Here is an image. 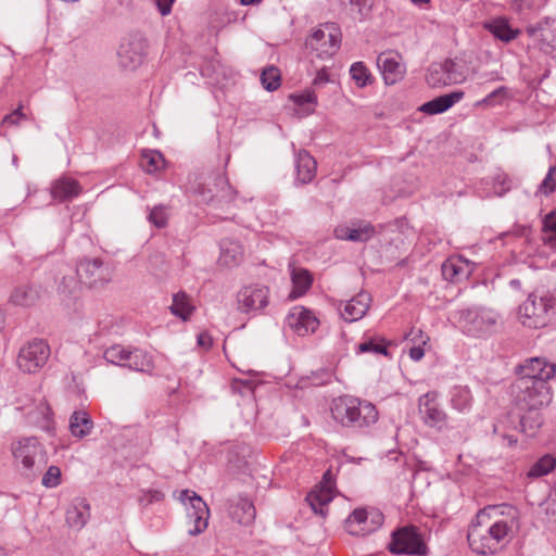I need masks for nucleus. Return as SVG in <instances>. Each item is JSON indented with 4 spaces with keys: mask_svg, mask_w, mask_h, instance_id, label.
Segmentation results:
<instances>
[{
    "mask_svg": "<svg viewBox=\"0 0 556 556\" xmlns=\"http://www.w3.org/2000/svg\"><path fill=\"white\" fill-rule=\"evenodd\" d=\"M516 515L517 511L511 506H489L481 509L467 533L471 551L482 556L501 552L518 528Z\"/></svg>",
    "mask_w": 556,
    "mask_h": 556,
    "instance_id": "1",
    "label": "nucleus"
},
{
    "mask_svg": "<svg viewBox=\"0 0 556 556\" xmlns=\"http://www.w3.org/2000/svg\"><path fill=\"white\" fill-rule=\"evenodd\" d=\"M330 412L334 421L345 428H368L378 420V410L372 403L352 395L334 399Z\"/></svg>",
    "mask_w": 556,
    "mask_h": 556,
    "instance_id": "2",
    "label": "nucleus"
},
{
    "mask_svg": "<svg viewBox=\"0 0 556 556\" xmlns=\"http://www.w3.org/2000/svg\"><path fill=\"white\" fill-rule=\"evenodd\" d=\"M457 316L462 331L475 338H483L496 332L502 324L501 315L485 306L459 309Z\"/></svg>",
    "mask_w": 556,
    "mask_h": 556,
    "instance_id": "3",
    "label": "nucleus"
},
{
    "mask_svg": "<svg viewBox=\"0 0 556 556\" xmlns=\"http://www.w3.org/2000/svg\"><path fill=\"white\" fill-rule=\"evenodd\" d=\"M556 313V296L548 291H535L519 307V319L529 328L547 326Z\"/></svg>",
    "mask_w": 556,
    "mask_h": 556,
    "instance_id": "4",
    "label": "nucleus"
},
{
    "mask_svg": "<svg viewBox=\"0 0 556 556\" xmlns=\"http://www.w3.org/2000/svg\"><path fill=\"white\" fill-rule=\"evenodd\" d=\"M513 394L520 410L541 409L552 401V389L548 384L528 378L516 380Z\"/></svg>",
    "mask_w": 556,
    "mask_h": 556,
    "instance_id": "5",
    "label": "nucleus"
},
{
    "mask_svg": "<svg viewBox=\"0 0 556 556\" xmlns=\"http://www.w3.org/2000/svg\"><path fill=\"white\" fill-rule=\"evenodd\" d=\"M388 548L393 555L426 556L429 552L419 529L415 526L393 531Z\"/></svg>",
    "mask_w": 556,
    "mask_h": 556,
    "instance_id": "6",
    "label": "nucleus"
},
{
    "mask_svg": "<svg viewBox=\"0 0 556 556\" xmlns=\"http://www.w3.org/2000/svg\"><path fill=\"white\" fill-rule=\"evenodd\" d=\"M341 31L333 23L315 29L306 39V49L320 59L331 58L340 48Z\"/></svg>",
    "mask_w": 556,
    "mask_h": 556,
    "instance_id": "7",
    "label": "nucleus"
},
{
    "mask_svg": "<svg viewBox=\"0 0 556 556\" xmlns=\"http://www.w3.org/2000/svg\"><path fill=\"white\" fill-rule=\"evenodd\" d=\"M50 356L46 341L35 339L23 345L16 358L17 367L26 374H35L45 366Z\"/></svg>",
    "mask_w": 556,
    "mask_h": 556,
    "instance_id": "8",
    "label": "nucleus"
},
{
    "mask_svg": "<svg viewBox=\"0 0 556 556\" xmlns=\"http://www.w3.org/2000/svg\"><path fill=\"white\" fill-rule=\"evenodd\" d=\"M180 500L187 506L188 522L192 527L188 529L190 535H198L202 533L208 525L210 510L206 503L195 492L182 490Z\"/></svg>",
    "mask_w": 556,
    "mask_h": 556,
    "instance_id": "9",
    "label": "nucleus"
},
{
    "mask_svg": "<svg viewBox=\"0 0 556 556\" xmlns=\"http://www.w3.org/2000/svg\"><path fill=\"white\" fill-rule=\"evenodd\" d=\"M418 413L427 427L439 431L447 428L448 416L438 402V392L429 391L419 396Z\"/></svg>",
    "mask_w": 556,
    "mask_h": 556,
    "instance_id": "10",
    "label": "nucleus"
},
{
    "mask_svg": "<svg viewBox=\"0 0 556 556\" xmlns=\"http://www.w3.org/2000/svg\"><path fill=\"white\" fill-rule=\"evenodd\" d=\"M77 276L80 281L90 287H103L112 279L113 269L110 264H104L102 260L86 258L77 265Z\"/></svg>",
    "mask_w": 556,
    "mask_h": 556,
    "instance_id": "11",
    "label": "nucleus"
},
{
    "mask_svg": "<svg viewBox=\"0 0 556 556\" xmlns=\"http://www.w3.org/2000/svg\"><path fill=\"white\" fill-rule=\"evenodd\" d=\"M465 78L460 66L451 59L431 64L426 76L428 85L433 88L460 84Z\"/></svg>",
    "mask_w": 556,
    "mask_h": 556,
    "instance_id": "12",
    "label": "nucleus"
},
{
    "mask_svg": "<svg viewBox=\"0 0 556 556\" xmlns=\"http://www.w3.org/2000/svg\"><path fill=\"white\" fill-rule=\"evenodd\" d=\"M237 299L242 313H256L268 305L269 289L262 285L248 286L239 291Z\"/></svg>",
    "mask_w": 556,
    "mask_h": 556,
    "instance_id": "13",
    "label": "nucleus"
},
{
    "mask_svg": "<svg viewBox=\"0 0 556 556\" xmlns=\"http://www.w3.org/2000/svg\"><path fill=\"white\" fill-rule=\"evenodd\" d=\"M334 497V482L330 471L325 472L323 481L316 485L306 496V502L315 514L326 517L328 505Z\"/></svg>",
    "mask_w": 556,
    "mask_h": 556,
    "instance_id": "14",
    "label": "nucleus"
},
{
    "mask_svg": "<svg viewBox=\"0 0 556 556\" xmlns=\"http://www.w3.org/2000/svg\"><path fill=\"white\" fill-rule=\"evenodd\" d=\"M146 49L147 43L141 36H130L119 46L118 59L121 65L128 70L137 68L144 60Z\"/></svg>",
    "mask_w": 556,
    "mask_h": 556,
    "instance_id": "15",
    "label": "nucleus"
},
{
    "mask_svg": "<svg viewBox=\"0 0 556 556\" xmlns=\"http://www.w3.org/2000/svg\"><path fill=\"white\" fill-rule=\"evenodd\" d=\"M286 326L298 336L304 337L316 331L319 320L312 311L303 306H294L286 317Z\"/></svg>",
    "mask_w": 556,
    "mask_h": 556,
    "instance_id": "16",
    "label": "nucleus"
},
{
    "mask_svg": "<svg viewBox=\"0 0 556 556\" xmlns=\"http://www.w3.org/2000/svg\"><path fill=\"white\" fill-rule=\"evenodd\" d=\"M555 374L556 364L549 363L543 357H534L521 366L519 378H528L532 381L548 384V381L554 378Z\"/></svg>",
    "mask_w": 556,
    "mask_h": 556,
    "instance_id": "17",
    "label": "nucleus"
},
{
    "mask_svg": "<svg viewBox=\"0 0 556 556\" xmlns=\"http://www.w3.org/2000/svg\"><path fill=\"white\" fill-rule=\"evenodd\" d=\"M377 66L387 85H394L404 77L405 66L401 63L400 55L392 51L380 53L377 58Z\"/></svg>",
    "mask_w": 556,
    "mask_h": 556,
    "instance_id": "18",
    "label": "nucleus"
},
{
    "mask_svg": "<svg viewBox=\"0 0 556 556\" xmlns=\"http://www.w3.org/2000/svg\"><path fill=\"white\" fill-rule=\"evenodd\" d=\"M12 453L23 467L31 470L35 466L36 457L41 453V446L36 438H24L12 444Z\"/></svg>",
    "mask_w": 556,
    "mask_h": 556,
    "instance_id": "19",
    "label": "nucleus"
},
{
    "mask_svg": "<svg viewBox=\"0 0 556 556\" xmlns=\"http://www.w3.org/2000/svg\"><path fill=\"white\" fill-rule=\"evenodd\" d=\"M483 28L492 34L495 39L505 43L511 42L520 35V30L511 27L506 16H496L485 21Z\"/></svg>",
    "mask_w": 556,
    "mask_h": 556,
    "instance_id": "20",
    "label": "nucleus"
},
{
    "mask_svg": "<svg viewBox=\"0 0 556 556\" xmlns=\"http://www.w3.org/2000/svg\"><path fill=\"white\" fill-rule=\"evenodd\" d=\"M371 302V296L367 292H359L344 304L341 312L342 318L348 323L359 320L367 313Z\"/></svg>",
    "mask_w": 556,
    "mask_h": 556,
    "instance_id": "21",
    "label": "nucleus"
},
{
    "mask_svg": "<svg viewBox=\"0 0 556 556\" xmlns=\"http://www.w3.org/2000/svg\"><path fill=\"white\" fill-rule=\"evenodd\" d=\"M464 91L456 90L446 94L439 96L424 103L419 110L429 115L444 113L445 111L451 109L455 103L460 101L464 98Z\"/></svg>",
    "mask_w": 556,
    "mask_h": 556,
    "instance_id": "22",
    "label": "nucleus"
},
{
    "mask_svg": "<svg viewBox=\"0 0 556 556\" xmlns=\"http://www.w3.org/2000/svg\"><path fill=\"white\" fill-rule=\"evenodd\" d=\"M90 518V506L85 498H75L66 510V522L77 530L85 527Z\"/></svg>",
    "mask_w": 556,
    "mask_h": 556,
    "instance_id": "23",
    "label": "nucleus"
},
{
    "mask_svg": "<svg viewBox=\"0 0 556 556\" xmlns=\"http://www.w3.org/2000/svg\"><path fill=\"white\" fill-rule=\"evenodd\" d=\"M81 190L83 188L77 180L62 177L52 184L51 195L60 202H65L78 197Z\"/></svg>",
    "mask_w": 556,
    "mask_h": 556,
    "instance_id": "24",
    "label": "nucleus"
},
{
    "mask_svg": "<svg viewBox=\"0 0 556 556\" xmlns=\"http://www.w3.org/2000/svg\"><path fill=\"white\" fill-rule=\"evenodd\" d=\"M296 181L306 185L311 182L317 169L315 159L305 150H301L295 156Z\"/></svg>",
    "mask_w": 556,
    "mask_h": 556,
    "instance_id": "25",
    "label": "nucleus"
},
{
    "mask_svg": "<svg viewBox=\"0 0 556 556\" xmlns=\"http://www.w3.org/2000/svg\"><path fill=\"white\" fill-rule=\"evenodd\" d=\"M219 264L227 267L237 266L243 258V249L238 241L231 239L222 240Z\"/></svg>",
    "mask_w": 556,
    "mask_h": 556,
    "instance_id": "26",
    "label": "nucleus"
},
{
    "mask_svg": "<svg viewBox=\"0 0 556 556\" xmlns=\"http://www.w3.org/2000/svg\"><path fill=\"white\" fill-rule=\"evenodd\" d=\"M469 263L463 257H450L442 264L441 271L445 280L456 282L469 274Z\"/></svg>",
    "mask_w": 556,
    "mask_h": 556,
    "instance_id": "27",
    "label": "nucleus"
},
{
    "mask_svg": "<svg viewBox=\"0 0 556 556\" xmlns=\"http://www.w3.org/2000/svg\"><path fill=\"white\" fill-rule=\"evenodd\" d=\"M473 397L467 386H454L450 391L451 407L458 413L467 414L472 406Z\"/></svg>",
    "mask_w": 556,
    "mask_h": 556,
    "instance_id": "28",
    "label": "nucleus"
},
{
    "mask_svg": "<svg viewBox=\"0 0 556 556\" xmlns=\"http://www.w3.org/2000/svg\"><path fill=\"white\" fill-rule=\"evenodd\" d=\"M194 309L195 306L193 305L191 298L185 291H179L173 295V302L169 306V311L174 316L187 321L190 319Z\"/></svg>",
    "mask_w": 556,
    "mask_h": 556,
    "instance_id": "29",
    "label": "nucleus"
},
{
    "mask_svg": "<svg viewBox=\"0 0 556 556\" xmlns=\"http://www.w3.org/2000/svg\"><path fill=\"white\" fill-rule=\"evenodd\" d=\"M366 528L369 527V520L367 518V509L357 508L345 520V529L351 535H368L371 532H367Z\"/></svg>",
    "mask_w": 556,
    "mask_h": 556,
    "instance_id": "30",
    "label": "nucleus"
},
{
    "mask_svg": "<svg viewBox=\"0 0 556 556\" xmlns=\"http://www.w3.org/2000/svg\"><path fill=\"white\" fill-rule=\"evenodd\" d=\"M129 369L151 375L154 368L152 356L143 350L132 349L129 351L126 366Z\"/></svg>",
    "mask_w": 556,
    "mask_h": 556,
    "instance_id": "31",
    "label": "nucleus"
},
{
    "mask_svg": "<svg viewBox=\"0 0 556 556\" xmlns=\"http://www.w3.org/2000/svg\"><path fill=\"white\" fill-rule=\"evenodd\" d=\"M93 428V421L85 410L74 412L70 418V430L75 438L83 439L88 435Z\"/></svg>",
    "mask_w": 556,
    "mask_h": 556,
    "instance_id": "32",
    "label": "nucleus"
},
{
    "mask_svg": "<svg viewBox=\"0 0 556 556\" xmlns=\"http://www.w3.org/2000/svg\"><path fill=\"white\" fill-rule=\"evenodd\" d=\"M291 280L293 283V289L289 296L291 299H296L307 292L312 286L313 277L307 269L293 268L291 273Z\"/></svg>",
    "mask_w": 556,
    "mask_h": 556,
    "instance_id": "33",
    "label": "nucleus"
},
{
    "mask_svg": "<svg viewBox=\"0 0 556 556\" xmlns=\"http://www.w3.org/2000/svg\"><path fill=\"white\" fill-rule=\"evenodd\" d=\"M232 518L241 525L251 523L256 515L253 503L248 498H239L230 511Z\"/></svg>",
    "mask_w": 556,
    "mask_h": 556,
    "instance_id": "34",
    "label": "nucleus"
},
{
    "mask_svg": "<svg viewBox=\"0 0 556 556\" xmlns=\"http://www.w3.org/2000/svg\"><path fill=\"white\" fill-rule=\"evenodd\" d=\"M543 424L540 409L527 410L519 417L520 431L528 437H534Z\"/></svg>",
    "mask_w": 556,
    "mask_h": 556,
    "instance_id": "35",
    "label": "nucleus"
},
{
    "mask_svg": "<svg viewBox=\"0 0 556 556\" xmlns=\"http://www.w3.org/2000/svg\"><path fill=\"white\" fill-rule=\"evenodd\" d=\"M554 25V20L545 17L543 21L530 27L529 34L540 37V39L548 46H554L556 43V36L552 34L555 30Z\"/></svg>",
    "mask_w": 556,
    "mask_h": 556,
    "instance_id": "36",
    "label": "nucleus"
},
{
    "mask_svg": "<svg viewBox=\"0 0 556 556\" xmlns=\"http://www.w3.org/2000/svg\"><path fill=\"white\" fill-rule=\"evenodd\" d=\"M556 467V457L552 454H545L540 457L528 470L527 477L538 479L552 472Z\"/></svg>",
    "mask_w": 556,
    "mask_h": 556,
    "instance_id": "37",
    "label": "nucleus"
},
{
    "mask_svg": "<svg viewBox=\"0 0 556 556\" xmlns=\"http://www.w3.org/2000/svg\"><path fill=\"white\" fill-rule=\"evenodd\" d=\"M38 299L39 292L31 286L17 287L11 295V302L13 304L25 307L34 305Z\"/></svg>",
    "mask_w": 556,
    "mask_h": 556,
    "instance_id": "38",
    "label": "nucleus"
},
{
    "mask_svg": "<svg viewBox=\"0 0 556 556\" xmlns=\"http://www.w3.org/2000/svg\"><path fill=\"white\" fill-rule=\"evenodd\" d=\"M289 98L296 106L303 110L305 115L314 113L317 105V96L313 90L306 89L301 93H292Z\"/></svg>",
    "mask_w": 556,
    "mask_h": 556,
    "instance_id": "39",
    "label": "nucleus"
},
{
    "mask_svg": "<svg viewBox=\"0 0 556 556\" xmlns=\"http://www.w3.org/2000/svg\"><path fill=\"white\" fill-rule=\"evenodd\" d=\"M351 78L355 81L356 86L359 88H364L368 85H371L374 81V77L370 74L367 66L364 62H355L350 67Z\"/></svg>",
    "mask_w": 556,
    "mask_h": 556,
    "instance_id": "40",
    "label": "nucleus"
},
{
    "mask_svg": "<svg viewBox=\"0 0 556 556\" xmlns=\"http://www.w3.org/2000/svg\"><path fill=\"white\" fill-rule=\"evenodd\" d=\"M348 236L338 233V239L349 240L354 242H365L375 235V228L370 224L361 225L357 228L346 230Z\"/></svg>",
    "mask_w": 556,
    "mask_h": 556,
    "instance_id": "41",
    "label": "nucleus"
},
{
    "mask_svg": "<svg viewBox=\"0 0 556 556\" xmlns=\"http://www.w3.org/2000/svg\"><path fill=\"white\" fill-rule=\"evenodd\" d=\"M129 349L115 344L110 348H108L104 353L103 357L105 361H108L111 364L118 365V366H126L127 358L129 355Z\"/></svg>",
    "mask_w": 556,
    "mask_h": 556,
    "instance_id": "42",
    "label": "nucleus"
},
{
    "mask_svg": "<svg viewBox=\"0 0 556 556\" xmlns=\"http://www.w3.org/2000/svg\"><path fill=\"white\" fill-rule=\"evenodd\" d=\"M164 165V157L159 151H147L142 153V168L153 174L160 170Z\"/></svg>",
    "mask_w": 556,
    "mask_h": 556,
    "instance_id": "43",
    "label": "nucleus"
},
{
    "mask_svg": "<svg viewBox=\"0 0 556 556\" xmlns=\"http://www.w3.org/2000/svg\"><path fill=\"white\" fill-rule=\"evenodd\" d=\"M356 353H375L388 355V349L386 342L382 339L370 338L357 345Z\"/></svg>",
    "mask_w": 556,
    "mask_h": 556,
    "instance_id": "44",
    "label": "nucleus"
},
{
    "mask_svg": "<svg viewBox=\"0 0 556 556\" xmlns=\"http://www.w3.org/2000/svg\"><path fill=\"white\" fill-rule=\"evenodd\" d=\"M280 72L275 66L266 67L261 75V83L268 91L277 90L280 87Z\"/></svg>",
    "mask_w": 556,
    "mask_h": 556,
    "instance_id": "45",
    "label": "nucleus"
},
{
    "mask_svg": "<svg viewBox=\"0 0 556 556\" xmlns=\"http://www.w3.org/2000/svg\"><path fill=\"white\" fill-rule=\"evenodd\" d=\"M148 220L157 228H164L168 222V207L163 204L153 206L148 215Z\"/></svg>",
    "mask_w": 556,
    "mask_h": 556,
    "instance_id": "46",
    "label": "nucleus"
},
{
    "mask_svg": "<svg viewBox=\"0 0 556 556\" xmlns=\"http://www.w3.org/2000/svg\"><path fill=\"white\" fill-rule=\"evenodd\" d=\"M556 191V165L549 166L544 179L538 187L536 193L551 195Z\"/></svg>",
    "mask_w": 556,
    "mask_h": 556,
    "instance_id": "47",
    "label": "nucleus"
},
{
    "mask_svg": "<svg viewBox=\"0 0 556 556\" xmlns=\"http://www.w3.org/2000/svg\"><path fill=\"white\" fill-rule=\"evenodd\" d=\"M508 98V89L505 86H501L490 92L485 98L476 103L477 106H494L501 104L505 99Z\"/></svg>",
    "mask_w": 556,
    "mask_h": 556,
    "instance_id": "48",
    "label": "nucleus"
},
{
    "mask_svg": "<svg viewBox=\"0 0 556 556\" xmlns=\"http://www.w3.org/2000/svg\"><path fill=\"white\" fill-rule=\"evenodd\" d=\"M409 336H413V338H412L413 342H416L417 337L420 339V342L417 345H414L409 349V357L413 361L418 362L425 355V350H424L422 345H425L427 343V341L429 340V337L424 338L422 331L420 329H418V330L413 329L410 331Z\"/></svg>",
    "mask_w": 556,
    "mask_h": 556,
    "instance_id": "49",
    "label": "nucleus"
},
{
    "mask_svg": "<svg viewBox=\"0 0 556 556\" xmlns=\"http://www.w3.org/2000/svg\"><path fill=\"white\" fill-rule=\"evenodd\" d=\"M42 484L46 488H55L61 483V470L56 466H50L42 477Z\"/></svg>",
    "mask_w": 556,
    "mask_h": 556,
    "instance_id": "50",
    "label": "nucleus"
},
{
    "mask_svg": "<svg viewBox=\"0 0 556 556\" xmlns=\"http://www.w3.org/2000/svg\"><path fill=\"white\" fill-rule=\"evenodd\" d=\"M511 9L518 14H525L538 10L536 0H510Z\"/></svg>",
    "mask_w": 556,
    "mask_h": 556,
    "instance_id": "51",
    "label": "nucleus"
},
{
    "mask_svg": "<svg viewBox=\"0 0 556 556\" xmlns=\"http://www.w3.org/2000/svg\"><path fill=\"white\" fill-rule=\"evenodd\" d=\"M494 192L505 194L510 189V179L507 174L498 173L493 177Z\"/></svg>",
    "mask_w": 556,
    "mask_h": 556,
    "instance_id": "52",
    "label": "nucleus"
},
{
    "mask_svg": "<svg viewBox=\"0 0 556 556\" xmlns=\"http://www.w3.org/2000/svg\"><path fill=\"white\" fill-rule=\"evenodd\" d=\"M367 518L369 520V527L366 528L367 532H375L379 529L384 520L383 514L377 508L367 509Z\"/></svg>",
    "mask_w": 556,
    "mask_h": 556,
    "instance_id": "53",
    "label": "nucleus"
},
{
    "mask_svg": "<svg viewBox=\"0 0 556 556\" xmlns=\"http://www.w3.org/2000/svg\"><path fill=\"white\" fill-rule=\"evenodd\" d=\"M543 231L552 232L556 239V210L545 215L543 219Z\"/></svg>",
    "mask_w": 556,
    "mask_h": 556,
    "instance_id": "54",
    "label": "nucleus"
},
{
    "mask_svg": "<svg viewBox=\"0 0 556 556\" xmlns=\"http://www.w3.org/2000/svg\"><path fill=\"white\" fill-rule=\"evenodd\" d=\"M349 3L357 8L358 13L362 16H365L371 10L374 0H349Z\"/></svg>",
    "mask_w": 556,
    "mask_h": 556,
    "instance_id": "55",
    "label": "nucleus"
},
{
    "mask_svg": "<svg viewBox=\"0 0 556 556\" xmlns=\"http://www.w3.org/2000/svg\"><path fill=\"white\" fill-rule=\"evenodd\" d=\"M26 115L22 111V106H18L12 113L5 115L2 119L3 124L18 125L21 119H24Z\"/></svg>",
    "mask_w": 556,
    "mask_h": 556,
    "instance_id": "56",
    "label": "nucleus"
},
{
    "mask_svg": "<svg viewBox=\"0 0 556 556\" xmlns=\"http://www.w3.org/2000/svg\"><path fill=\"white\" fill-rule=\"evenodd\" d=\"M156 8L162 16H166L170 13L173 3L175 0H154Z\"/></svg>",
    "mask_w": 556,
    "mask_h": 556,
    "instance_id": "57",
    "label": "nucleus"
},
{
    "mask_svg": "<svg viewBox=\"0 0 556 556\" xmlns=\"http://www.w3.org/2000/svg\"><path fill=\"white\" fill-rule=\"evenodd\" d=\"M198 344L204 349L212 346V338L206 332H201L197 338Z\"/></svg>",
    "mask_w": 556,
    "mask_h": 556,
    "instance_id": "58",
    "label": "nucleus"
},
{
    "mask_svg": "<svg viewBox=\"0 0 556 556\" xmlns=\"http://www.w3.org/2000/svg\"><path fill=\"white\" fill-rule=\"evenodd\" d=\"M328 80H329L328 73L325 70H320V71H318L316 77L314 78L313 84L315 86H318V85L327 83Z\"/></svg>",
    "mask_w": 556,
    "mask_h": 556,
    "instance_id": "59",
    "label": "nucleus"
},
{
    "mask_svg": "<svg viewBox=\"0 0 556 556\" xmlns=\"http://www.w3.org/2000/svg\"><path fill=\"white\" fill-rule=\"evenodd\" d=\"M148 495H149V498H147L148 503L159 502L163 498V493L161 491H156V490L150 491L148 493Z\"/></svg>",
    "mask_w": 556,
    "mask_h": 556,
    "instance_id": "60",
    "label": "nucleus"
},
{
    "mask_svg": "<svg viewBox=\"0 0 556 556\" xmlns=\"http://www.w3.org/2000/svg\"><path fill=\"white\" fill-rule=\"evenodd\" d=\"M346 230H350V228H348V227L337 228L334 230V235H336L337 238H338V233L343 235V236H348L349 233L346 232Z\"/></svg>",
    "mask_w": 556,
    "mask_h": 556,
    "instance_id": "61",
    "label": "nucleus"
},
{
    "mask_svg": "<svg viewBox=\"0 0 556 556\" xmlns=\"http://www.w3.org/2000/svg\"><path fill=\"white\" fill-rule=\"evenodd\" d=\"M504 439L507 440V444L509 446H513L517 443V439L514 438L513 435H504Z\"/></svg>",
    "mask_w": 556,
    "mask_h": 556,
    "instance_id": "62",
    "label": "nucleus"
},
{
    "mask_svg": "<svg viewBox=\"0 0 556 556\" xmlns=\"http://www.w3.org/2000/svg\"><path fill=\"white\" fill-rule=\"evenodd\" d=\"M262 0H240L242 5H253L258 4Z\"/></svg>",
    "mask_w": 556,
    "mask_h": 556,
    "instance_id": "63",
    "label": "nucleus"
},
{
    "mask_svg": "<svg viewBox=\"0 0 556 556\" xmlns=\"http://www.w3.org/2000/svg\"><path fill=\"white\" fill-rule=\"evenodd\" d=\"M528 232H529V228L522 226V227L519 228L517 235L522 237V236H528Z\"/></svg>",
    "mask_w": 556,
    "mask_h": 556,
    "instance_id": "64",
    "label": "nucleus"
}]
</instances>
